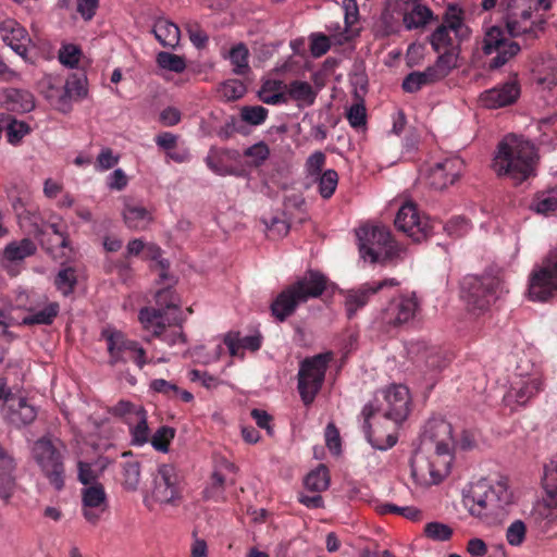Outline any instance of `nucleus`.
<instances>
[{
	"label": "nucleus",
	"mask_w": 557,
	"mask_h": 557,
	"mask_svg": "<svg viewBox=\"0 0 557 557\" xmlns=\"http://www.w3.org/2000/svg\"><path fill=\"white\" fill-rule=\"evenodd\" d=\"M376 293L370 284H364L356 289H349L345 297L347 318L352 319L357 311L368 304L370 296Z\"/></svg>",
	"instance_id": "nucleus-21"
},
{
	"label": "nucleus",
	"mask_w": 557,
	"mask_h": 557,
	"mask_svg": "<svg viewBox=\"0 0 557 557\" xmlns=\"http://www.w3.org/2000/svg\"><path fill=\"white\" fill-rule=\"evenodd\" d=\"M151 32L160 45L165 48L174 49L180 42L181 30L178 26L164 17L156 20Z\"/></svg>",
	"instance_id": "nucleus-20"
},
{
	"label": "nucleus",
	"mask_w": 557,
	"mask_h": 557,
	"mask_svg": "<svg viewBox=\"0 0 557 557\" xmlns=\"http://www.w3.org/2000/svg\"><path fill=\"white\" fill-rule=\"evenodd\" d=\"M47 98L51 104L61 112H67L71 109V100L74 98L64 87L63 89L50 87Z\"/></svg>",
	"instance_id": "nucleus-54"
},
{
	"label": "nucleus",
	"mask_w": 557,
	"mask_h": 557,
	"mask_svg": "<svg viewBox=\"0 0 557 557\" xmlns=\"http://www.w3.org/2000/svg\"><path fill=\"white\" fill-rule=\"evenodd\" d=\"M376 509L380 515L397 513L411 521L420 520L422 515L420 509L412 506L399 507L394 504H382Z\"/></svg>",
	"instance_id": "nucleus-53"
},
{
	"label": "nucleus",
	"mask_w": 557,
	"mask_h": 557,
	"mask_svg": "<svg viewBox=\"0 0 557 557\" xmlns=\"http://www.w3.org/2000/svg\"><path fill=\"white\" fill-rule=\"evenodd\" d=\"M314 181L318 183L319 193L322 198L329 199L333 196L337 184H338V174L335 170H326L320 175H314Z\"/></svg>",
	"instance_id": "nucleus-42"
},
{
	"label": "nucleus",
	"mask_w": 557,
	"mask_h": 557,
	"mask_svg": "<svg viewBox=\"0 0 557 557\" xmlns=\"http://www.w3.org/2000/svg\"><path fill=\"white\" fill-rule=\"evenodd\" d=\"M244 156L247 158H251L252 166L259 168L269 159L270 148L264 141L261 140L248 147L244 151Z\"/></svg>",
	"instance_id": "nucleus-58"
},
{
	"label": "nucleus",
	"mask_w": 557,
	"mask_h": 557,
	"mask_svg": "<svg viewBox=\"0 0 557 557\" xmlns=\"http://www.w3.org/2000/svg\"><path fill=\"white\" fill-rule=\"evenodd\" d=\"M83 516L91 524L96 525L109 504L102 483H96L82 490Z\"/></svg>",
	"instance_id": "nucleus-14"
},
{
	"label": "nucleus",
	"mask_w": 557,
	"mask_h": 557,
	"mask_svg": "<svg viewBox=\"0 0 557 557\" xmlns=\"http://www.w3.org/2000/svg\"><path fill=\"white\" fill-rule=\"evenodd\" d=\"M461 170L462 161L459 158H446L436 162L428 171V185L435 190H444L459 180Z\"/></svg>",
	"instance_id": "nucleus-13"
},
{
	"label": "nucleus",
	"mask_w": 557,
	"mask_h": 557,
	"mask_svg": "<svg viewBox=\"0 0 557 557\" xmlns=\"http://www.w3.org/2000/svg\"><path fill=\"white\" fill-rule=\"evenodd\" d=\"M453 533L454 531L448 524L437 521L429 522L424 527L425 536L433 541H448L453 536Z\"/></svg>",
	"instance_id": "nucleus-55"
},
{
	"label": "nucleus",
	"mask_w": 557,
	"mask_h": 557,
	"mask_svg": "<svg viewBox=\"0 0 557 557\" xmlns=\"http://www.w3.org/2000/svg\"><path fill=\"white\" fill-rule=\"evenodd\" d=\"M460 48L458 46H451L444 53L440 54L431 67L435 70L436 75L440 79L445 78L454 69L458 66V58Z\"/></svg>",
	"instance_id": "nucleus-31"
},
{
	"label": "nucleus",
	"mask_w": 557,
	"mask_h": 557,
	"mask_svg": "<svg viewBox=\"0 0 557 557\" xmlns=\"http://www.w3.org/2000/svg\"><path fill=\"white\" fill-rule=\"evenodd\" d=\"M0 34L7 44L16 54L27 60V46L30 42L28 32L24 26L13 18H7L0 23Z\"/></svg>",
	"instance_id": "nucleus-16"
},
{
	"label": "nucleus",
	"mask_w": 557,
	"mask_h": 557,
	"mask_svg": "<svg viewBox=\"0 0 557 557\" xmlns=\"http://www.w3.org/2000/svg\"><path fill=\"white\" fill-rule=\"evenodd\" d=\"M0 106L7 111L26 113L35 108V98L26 89L4 88L0 90Z\"/></svg>",
	"instance_id": "nucleus-17"
},
{
	"label": "nucleus",
	"mask_w": 557,
	"mask_h": 557,
	"mask_svg": "<svg viewBox=\"0 0 557 557\" xmlns=\"http://www.w3.org/2000/svg\"><path fill=\"white\" fill-rule=\"evenodd\" d=\"M384 401L379 404V410L386 419L396 424L404 422L410 411L409 389L401 384H394L383 392Z\"/></svg>",
	"instance_id": "nucleus-9"
},
{
	"label": "nucleus",
	"mask_w": 557,
	"mask_h": 557,
	"mask_svg": "<svg viewBox=\"0 0 557 557\" xmlns=\"http://www.w3.org/2000/svg\"><path fill=\"white\" fill-rule=\"evenodd\" d=\"M37 247L29 238L10 243L4 249V257L9 261L23 260L36 253Z\"/></svg>",
	"instance_id": "nucleus-34"
},
{
	"label": "nucleus",
	"mask_w": 557,
	"mask_h": 557,
	"mask_svg": "<svg viewBox=\"0 0 557 557\" xmlns=\"http://www.w3.org/2000/svg\"><path fill=\"white\" fill-rule=\"evenodd\" d=\"M237 156L238 152L236 150L212 148L206 158V164L218 175H233L236 172L233 168L224 164V158L236 159Z\"/></svg>",
	"instance_id": "nucleus-22"
},
{
	"label": "nucleus",
	"mask_w": 557,
	"mask_h": 557,
	"mask_svg": "<svg viewBox=\"0 0 557 557\" xmlns=\"http://www.w3.org/2000/svg\"><path fill=\"white\" fill-rule=\"evenodd\" d=\"M180 480L176 468L170 463L158 467L153 479L152 497L160 504H174L181 499Z\"/></svg>",
	"instance_id": "nucleus-11"
},
{
	"label": "nucleus",
	"mask_w": 557,
	"mask_h": 557,
	"mask_svg": "<svg viewBox=\"0 0 557 557\" xmlns=\"http://www.w3.org/2000/svg\"><path fill=\"white\" fill-rule=\"evenodd\" d=\"M357 237L361 257L372 263L387 265L399 258L401 250L385 226H361Z\"/></svg>",
	"instance_id": "nucleus-3"
},
{
	"label": "nucleus",
	"mask_w": 557,
	"mask_h": 557,
	"mask_svg": "<svg viewBox=\"0 0 557 557\" xmlns=\"http://www.w3.org/2000/svg\"><path fill=\"white\" fill-rule=\"evenodd\" d=\"M416 309L417 302L409 298L392 304L388 310L395 314V319L389 323L398 325L408 322L414 315Z\"/></svg>",
	"instance_id": "nucleus-39"
},
{
	"label": "nucleus",
	"mask_w": 557,
	"mask_h": 557,
	"mask_svg": "<svg viewBox=\"0 0 557 557\" xmlns=\"http://www.w3.org/2000/svg\"><path fill=\"white\" fill-rule=\"evenodd\" d=\"M174 327L168 329L164 321H157L156 329L152 331L153 336L161 337L169 345H175L181 342L186 343V335L182 331L181 320L174 319Z\"/></svg>",
	"instance_id": "nucleus-32"
},
{
	"label": "nucleus",
	"mask_w": 557,
	"mask_h": 557,
	"mask_svg": "<svg viewBox=\"0 0 557 557\" xmlns=\"http://www.w3.org/2000/svg\"><path fill=\"white\" fill-rule=\"evenodd\" d=\"M465 504L469 507V512L478 518L486 517L487 510H494L495 505L490 497L488 488L485 484H478L469 495L465 497Z\"/></svg>",
	"instance_id": "nucleus-19"
},
{
	"label": "nucleus",
	"mask_w": 557,
	"mask_h": 557,
	"mask_svg": "<svg viewBox=\"0 0 557 557\" xmlns=\"http://www.w3.org/2000/svg\"><path fill=\"white\" fill-rule=\"evenodd\" d=\"M268 113V109L262 106H244L240 109V119L249 125L257 126L267 120Z\"/></svg>",
	"instance_id": "nucleus-52"
},
{
	"label": "nucleus",
	"mask_w": 557,
	"mask_h": 557,
	"mask_svg": "<svg viewBox=\"0 0 557 557\" xmlns=\"http://www.w3.org/2000/svg\"><path fill=\"white\" fill-rule=\"evenodd\" d=\"M286 87L287 85L282 81L269 79L262 84L258 91V97L267 104L287 103L288 99L286 92L281 91L283 88L286 89Z\"/></svg>",
	"instance_id": "nucleus-26"
},
{
	"label": "nucleus",
	"mask_w": 557,
	"mask_h": 557,
	"mask_svg": "<svg viewBox=\"0 0 557 557\" xmlns=\"http://www.w3.org/2000/svg\"><path fill=\"white\" fill-rule=\"evenodd\" d=\"M431 441L435 444L437 455H446L449 453V441L451 440V425L443 419L429 420L424 432L423 441Z\"/></svg>",
	"instance_id": "nucleus-18"
},
{
	"label": "nucleus",
	"mask_w": 557,
	"mask_h": 557,
	"mask_svg": "<svg viewBox=\"0 0 557 557\" xmlns=\"http://www.w3.org/2000/svg\"><path fill=\"white\" fill-rule=\"evenodd\" d=\"M395 226L406 233L414 243L428 240L434 234V222L429 216L419 215L416 203H404L395 218Z\"/></svg>",
	"instance_id": "nucleus-8"
},
{
	"label": "nucleus",
	"mask_w": 557,
	"mask_h": 557,
	"mask_svg": "<svg viewBox=\"0 0 557 557\" xmlns=\"http://www.w3.org/2000/svg\"><path fill=\"white\" fill-rule=\"evenodd\" d=\"M346 117L354 128H360L367 124V110L363 100L354 103L347 111Z\"/></svg>",
	"instance_id": "nucleus-62"
},
{
	"label": "nucleus",
	"mask_w": 557,
	"mask_h": 557,
	"mask_svg": "<svg viewBox=\"0 0 557 557\" xmlns=\"http://www.w3.org/2000/svg\"><path fill=\"white\" fill-rule=\"evenodd\" d=\"M304 484L307 490L311 492H323L330 485V473L329 469L324 465H319L314 470L310 471L305 480Z\"/></svg>",
	"instance_id": "nucleus-35"
},
{
	"label": "nucleus",
	"mask_w": 557,
	"mask_h": 557,
	"mask_svg": "<svg viewBox=\"0 0 557 557\" xmlns=\"http://www.w3.org/2000/svg\"><path fill=\"white\" fill-rule=\"evenodd\" d=\"M159 67L175 73H182L186 69L185 58L166 51H161L156 58Z\"/></svg>",
	"instance_id": "nucleus-48"
},
{
	"label": "nucleus",
	"mask_w": 557,
	"mask_h": 557,
	"mask_svg": "<svg viewBox=\"0 0 557 557\" xmlns=\"http://www.w3.org/2000/svg\"><path fill=\"white\" fill-rule=\"evenodd\" d=\"M174 285L168 284L165 287L159 289L156 295V304L159 307L158 309H175L176 311L180 310L178 306V297L175 294V290L173 289ZM165 311H163V314Z\"/></svg>",
	"instance_id": "nucleus-49"
},
{
	"label": "nucleus",
	"mask_w": 557,
	"mask_h": 557,
	"mask_svg": "<svg viewBox=\"0 0 557 557\" xmlns=\"http://www.w3.org/2000/svg\"><path fill=\"white\" fill-rule=\"evenodd\" d=\"M57 233H49V230L37 227L35 231V238L39 242L41 248L50 255L54 260L63 257L57 253L58 249L69 246V238H60L55 236Z\"/></svg>",
	"instance_id": "nucleus-27"
},
{
	"label": "nucleus",
	"mask_w": 557,
	"mask_h": 557,
	"mask_svg": "<svg viewBox=\"0 0 557 557\" xmlns=\"http://www.w3.org/2000/svg\"><path fill=\"white\" fill-rule=\"evenodd\" d=\"M327 277L318 270L309 269L304 276L286 286L272 301L271 314L284 322L294 314L299 304L320 297L326 289Z\"/></svg>",
	"instance_id": "nucleus-2"
},
{
	"label": "nucleus",
	"mask_w": 557,
	"mask_h": 557,
	"mask_svg": "<svg viewBox=\"0 0 557 557\" xmlns=\"http://www.w3.org/2000/svg\"><path fill=\"white\" fill-rule=\"evenodd\" d=\"M376 411H380L379 406L374 407L372 404H367L363 407V409H362V414L364 418L363 430H364L367 438H368L369 443L372 445V447L380 449V450H385L387 448L393 447L397 443V436L395 434H388L386 436L385 443L382 440L375 438L373 436L370 419Z\"/></svg>",
	"instance_id": "nucleus-23"
},
{
	"label": "nucleus",
	"mask_w": 557,
	"mask_h": 557,
	"mask_svg": "<svg viewBox=\"0 0 557 557\" xmlns=\"http://www.w3.org/2000/svg\"><path fill=\"white\" fill-rule=\"evenodd\" d=\"M101 337L107 342V350L110 357L109 363L111 366L131 361V356L135 349V341L126 338L124 333L113 329L102 330Z\"/></svg>",
	"instance_id": "nucleus-15"
},
{
	"label": "nucleus",
	"mask_w": 557,
	"mask_h": 557,
	"mask_svg": "<svg viewBox=\"0 0 557 557\" xmlns=\"http://www.w3.org/2000/svg\"><path fill=\"white\" fill-rule=\"evenodd\" d=\"M537 213L548 214L557 211V191L552 190L537 195L535 203L531 206Z\"/></svg>",
	"instance_id": "nucleus-59"
},
{
	"label": "nucleus",
	"mask_w": 557,
	"mask_h": 557,
	"mask_svg": "<svg viewBox=\"0 0 557 557\" xmlns=\"http://www.w3.org/2000/svg\"><path fill=\"white\" fill-rule=\"evenodd\" d=\"M1 413L7 423L15 429L32 424L37 418V409L26 398L14 393L2 404Z\"/></svg>",
	"instance_id": "nucleus-12"
},
{
	"label": "nucleus",
	"mask_w": 557,
	"mask_h": 557,
	"mask_svg": "<svg viewBox=\"0 0 557 557\" xmlns=\"http://www.w3.org/2000/svg\"><path fill=\"white\" fill-rule=\"evenodd\" d=\"M462 14V10L458 9L456 4H449L443 16V23L441 25H446L448 29H451L457 34L463 23Z\"/></svg>",
	"instance_id": "nucleus-63"
},
{
	"label": "nucleus",
	"mask_w": 557,
	"mask_h": 557,
	"mask_svg": "<svg viewBox=\"0 0 557 557\" xmlns=\"http://www.w3.org/2000/svg\"><path fill=\"white\" fill-rule=\"evenodd\" d=\"M60 306L58 302H50L44 309L33 312L23 318V325L44 324L50 325L59 314Z\"/></svg>",
	"instance_id": "nucleus-36"
},
{
	"label": "nucleus",
	"mask_w": 557,
	"mask_h": 557,
	"mask_svg": "<svg viewBox=\"0 0 557 557\" xmlns=\"http://www.w3.org/2000/svg\"><path fill=\"white\" fill-rule=\"evenodd\" d=\"M224 344L228 348L231 356H237L240 348L250 351H257L261 347V336L250 335L240 338L239 332H228L224 336Z\"/></svg>",
	"instance_id": "nucleus-24"
},
{
	"label": "nucleus",
	"mask_w": 557,
	"mask_h": 557,
	"mask_svg": "<svg viewBox=\"0 0 557 557\" xmlns=\"http://www.w3.org/2000/svg\"><path fill=\"white\" fill-rule=\"evenodd\" d=\"M430 21H438L432 10L422 4H417L410 12L404 14L403 22L407 29L425 26Z\"/></svg>",
	"instance_id": "nucleus-29"
},
{
	"label": "nucleus",
	"mask_w": 557,
	"mask_h": 557,
	"mask_svg": "<svg viewBox=\"0 0 557 557\" xmlns=\"http://www.w3.org/2000/svg\"><path fill=\"white\" fill-rule=\"evenodd\" d=\"M286 95L288 100L301 101L307 106L313 104L317 97V92L308 82L298 79L287 85Z\"/></svg>",
	"instance_id": "nucleus-30"
},
{
	"label": "nucleus",
	"mask_w": 557,
	"mask_h": 557,
	"mask_svg": "<svg viewBox=\"0 0 557 557\" xmlns=\"http://www.w3.org/2000/svg\"><path fill=\"white\" fill-rule=\"evenodd\" d=\"M536 157L533 144L515 135L507 136L497 146L493 169L498 176H507L520 185L534 174Z\"/></svg>",
	"instance_id": "nucleus-1"
},
{
	"label": "nucleus",
	"mask_w": 557,
	"mask_h": 557,
	"mask_svg": "<svg viewBox=\"0 0 557 557\" xmlns=\"http://www.w3.org/2000/svg\"><path fill=\"white\" fill-rule=\"evenodd\" d=\"M87 77L84 73H74L65 82L64 88L76 99L87 95Z\"/></svg>",
	"instance_id": "nucleus-57"
},
{
	"label": "nucleus",
	"mask_w": 557,
	"mask_h": 557,
	"mask_svg": "<svg viewBox=\"0 0 557 557\" xmlns=\"http://www.w3.org/2000/svg\"><path fill=\"white\" fill-rule=\"evenodd\" d=\"M248 58L249 51L244 44H238L230 50V61L233 65L232 72L235 75L243 76L250 72Z\"/></svg>",
	"instance_id": "nucleus-37"
},
{
	"label": "nucleus",
	"mask_w": 557,
	"mask_h": 557,
	"mask_svg": "<svg viewBox=\"0 0 557 557\" xmlns=\"http://www.w3.org/2000/svg\"><path fill=\"white\" fill-rule=\"evenodd\" d=\"M487 488L495 509H504L512 503V493L508 490L506 480H499L494 485L487 486Z\"/></svg>",
	"instance_id": "nucleus-43"
},
{
	"label": "nucleus",
	"mask_w": 557,
	"mask_h": 557,
	"mask_svg": "<svg viewBox=\"0 0 557 557\" xmlns=\"http://www.w3.org/2000/svg\"><path fill=\"white\" fill-rule=\"evenodd\" d=\"M344 10L345 29L343 33L332 36L333 40L337 45H343L351 39V36L349 35V29L359 18V10L356 0H344Z\"/></svg>",
	"instance_id": "nucleus-33"
},
{
	"label": "nucleus",
	"mask_w": 557,
	"mask_h": 557,
	"mask_svg": "<svg viewBox=\"0 0 557 557\" xmlns=\"http://www.w3.org/2000/svg\"><path fill=\"white\" fill-rule=\"evenodd\" d=\"M543 386V382L541 379H531L524 382L519 388H512L513 394H509V397L512 396L517 404L524 406L532 397H534Z\"/></svg>",
	"instance_id": "nucleus-40"
},
{
	"label": "nucleus",
	"mask_w": 557,
	"mask_h": 557,
	"mask_svg": "<svg viewBox=\"0 0 557 557\" xmlns=\"http://www.w3.org/2000/svg\"><path fill=\"white\" fill-rule=\"evenodd\" d=\"M218 90L226 101H236L245 96L247 86L242 81L232 78L222 82Z\"/></svg>",
	"instance_id": "nucleus-44"
},
{
	"label": "nucleus",
	"mask_w": 557,
	"mask_h": 557,
	"mask_svg": "<svg viewBox=\"0 0 557 557\" xmlns=\"http://www.w3.org/2000/svg\"><path fill=\"white\" fill-rule=\"evenodd\" d=\"M546 18L541 17L536 21L531 22L529 27H523L519 21L511 18L506 22V28L511 37H518L520 35L535 34V30H544L546 26Z\"/></svg>",
	"instance_id": "nucleus-45"
},
{
	"label": "nucleus",
	"mask_w": 557,
	"mask_h": 557,
	"mask_svg": "<svg viewBox=\"0 0 557 557\" xmlns=\"http://www.w3.org/2000/svg\"><path fill=\"white\" fill-rule=\"evenodd\" d=\"M32 455L49 483L57 490H63L65 470L63 456L48 436L38 438L32 449Z\"/></svg>",
	"instance_id": "nucleus-7"
},
{
	"label": "nucleus",
	"mask_w": 557,
	"mask_h": 557,
	"mask_svg": "<svg viewBox=\"0 0 557 557\" xmlns=\"http://www.w3.org/2000/svg\"><path fill=\"white\" fill-rule=\"evenodd\" d=\"M431 66L423 72H411L403 81L401 87L406 92H417L422 86L441 81Z\"/></svg>",
	"instance_id": "nucleus-28"
},
{
	"label": "nucleus",
	"mask_w": 557,
	"mask_h": 557,
	"mask_svg": "<svg viewBox=\"0 0 557 557\" xmlns=\"http://www.w3.org/2000/svg\"><path fill=\"white\" fill-rule=\"evenodd\" d=\"M124 222L128 228L144 231L152 222L151 213L144 207L126 205L123 210Z\"/></svg>",
	"instance_id": "nucleus-25"
},
{
	"label": "nucleus",
	"mask_w": 557,
	"mask_h": 557,
	"mask_svg": "<svg viewBox=\"0 0 557 557\" xmlns=\"http://www.w3.org/2000/svg\"><path fill=\"white\" fill-rule=\"evenodd\" d=\"M137 410H139V406H135L128 400H120L115 406L108 408L110 414L124 419L128 425L134 423V418L137 417Z\"/></svg>",
	"instance_id": "nucleus-51"
},
{
	"label": "nucleus",
	"mask_w": 557,
	"mask_h": 557,
	"mask_svg": "<svg viewBox=\"0 0 557 557\" xmlns=\"http://www.w3.org/2000/svg\"><path fill=\"white\" fill-rule=\"evenodd\" d=\"M77 480L85 486H90L92 484L99 483L98 479L100 478L97 469H92V463L79 460L77 462Z\"/></svg>",
	"instance_id": "nucleus-64"
},
{
	"label": "nucleus",
	"mask_w": 557,
	"mask_h": 557,
	"mask_svg": "<svg viewBox=\"0 0 557 557\" xmlns=\"http://www.w3.org/2000/svg\"><path fill=\"white\" fill-rule=\"evenodd\" d=\"M332 359L331 352L319 354L300 362L298 371V392L305 406H310L320 392L327 364Z\"/></svg>",
	"instance_id": "nucleus-6"
},
{
	"label": "nucleus",
	"mask_w": 557,
	"mask_h": 557,
	"mask_svg": "<svg viewBox=\"0 0 557 557\" xmlns=\"http://www.w3.org/2000/svg\"><path fill=\"white\" fill-rule=\"evenodd\" d=\"M30 132V126L24 121H17L15 117H9L7 125L8 141L12 145L18 144L22 138Z\"/></svg>",
	"instance_id": "nucleus-56"
},
{
	"label": "nucleus",
	"mask_w": 557,
	"mask_h": 557,
	"mask_svg": "<svg viewBox=\"0 0 557 557\" xmlns=\"http://www.w3.org/2000/svg\"><path fill=\"white\" fill-rule=\"evenodd\" d=\"M81 55V48L73 44L63 45L59 50V61L70 69L77 66Z\"/></svg>",
	"instance_id": "nucleus-61"
},
{
	"label": "nucleus",
	"mask_w": 557,
	"mask_h": 557,
	"mask_svg": "<svg viewBox=\"0 0 557 557\" xmlns=\"http://www.w3.org/2000/svg\"><path fill=\"white\" fill-rule=\"evenodd\" d=\"M557 295V251L549 250L529 276L528 297L546 302Z\"/></svg>",
	"instance_id": "nucleus-5"
},
{
	"label": "nucleus",
	"mask_w": 557,
	"mask_h": 557,
	"mask_svg": "<svg viewBox=\"0 0 557 557\" xmlns=\"http://www.w3.org/2000/svg\"><path fill=\"white\" fill-rule=\"evenodd\" d=\"M520 95L518 74L512 73L507 82L481 92L479 101L486 109H499L515 104Z\"/></svg>",
	"instance_id": "nucleus-10"
},
{
	"label": "nucleus",
	"mask_w": 557,
	"mask_h": 557,
	"mask_svg": "<svg viewBox=\"0 0 557 557\" xmlns=\"http://www.w3.org/2000/svg\"><path fill=\"white\" fill-rule=\"evenodd\" d=\"M131 426L132 443L135 445H144L148 442L149 426L147 422V411L143 406L137 410V417Z\"/></svg>",
	"instance_id": "nucleus-38"
},
{
	"label": "nucleus",
	"mask_w": 557,
	"mask_h": 557,
	"mask_svg": "<svg viewBox=\"0 0 557 557\" xmlns=\"http://www.w3.org/2000/svg\"><path fill=\"white\" fill-rule=\"evenodd\" d=\"M507 41L509 40L505 37L503 28L492 26L485 33L482 51L484 54L490 55L494 53L495 50L502 48Z\"/></svg>",
	"instance_id": "nucleus-41"
},
{
	"label": "nucleus",
	"mask_w": 557,
	"mask_h": 557,
	"mask_svg": "<svg viewBox=\"0 0 557 557\" xmlns=\"http://www.w3.org/2000/svg\"><path fill=\"white\" fill-rule=\"evenodd\" d=\"M77 284V277L75 273V269L72 267H67L58 272L54 285L64 296H69L74 292V288Z\"/></svg>",
	"instance_id": "nucleus-47"
},
{
	"label": "nucleus",
	"mask_w": 557,
	"mask_h": 557,
	"mask_svg": "<svg viewBox=\"0 0 557 557\" xmlns=\"http://www.w3.org/2000/svg\"><path fill=\"white\" fill-rule=\"evenodd\" d=\"M140 482V462L137 460L126 461L123 465V487L126 491L135 492Z\"/></svg>",
	"instance_id": "nucleus-46"
},
{
	"label": "nucleus",
	"mask_w": 557,
	"mask_h": 557,
	"mask_svg": "<svg viewBox=\"0 0 557 557\" xmlns=\"http://www.w3.org/2000/svg\"><path fill=\"white\" fill-rule=\"evenodd\" d=\"M175 429L169 425L159 428L151 437L152 447L161 453H168L171 441L175 436Z\"/></svg>",
	"instance_id": "nucleus-50"
},
{
	"label": "nucleus",
	"mask_w": 557,
	"mask_h": 557,
	"mask_svg": "<svg viewBox=\"0 0 557 557\" xmlns=\"http://www.w3.org/2000/svg\"><path fill=\"white\" fill-rule=\"evenodd\" d=\"M449 30L446 25H438L430 35L429 41L435 52H440L443 47L451 48L453 39L449 35Z\"/></svg>",
	"instance_id": "nucleus-60"
},
{
	"label": "nucleus",
	"mask_w": 557,
	"mask_h": 557,
	"mask_svg": "<svg viewBox=\"0 0 557 557\" xmlns=\"http://www.w3.org/2000/svg\"><path fill=\"white\" fill-rule=\"evenodd\" d=\"M500 280L492 273L467 275L461 287V297L469 311L481 313L486 311L497 299Z\"/></svg>",
	"instance_id": "nucleus-4"
}]
</instances>
